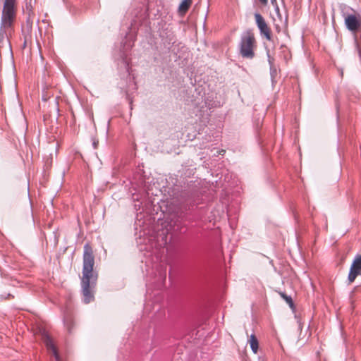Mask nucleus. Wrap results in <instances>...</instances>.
<instances>
[{"instance_id": "f8f14e48", "label": "nucleus", "mask_w": 361, "mask_h": 361, "mask_svg": "<svg viewBox=\"0 0 361 361\" xmlns=\"http://www.w3.org/2000/svg\"><path fill=\"white\" fill-rule=\"evenodd\" d=\"M357 34L355 35V38L357 39L358 37H360V39L361 40V28L359 29L358 30H357ZM357 41V46H359V42L357 39H356Z\"/></svg>"}, {"instance_id": "f3484780", "label": "nucleus", "mask_w": 361, "mask_h": 361, "mask_svg": "<svg viewBox=\"0 0 361 361\" xmlns=\"http://www.w3.org/2000/svg\"><path fill=\"white\" fill-rule=\"evenodd\" d=\"M358 52H359L360 55L361 56V51L360 50L359 48H358Z\"/></svg>"}, {"instance_id": "423d86ee", "label": "nucleus", "mask_w": 361, "mask_h": 361, "mask_svg": "<svg viewBox=\"0 0 361 361\" xmlns=\"http://www.w3.org/2000/svg\"><path fill=\"white\" fill-rule=\"evenodd\" d=\"M345 24L349 30L355 32L360 29L361 20L358 15L349 14L345 16Z\"/></svg>"}, {"instance_id": "6e6552de", "label": "nucleus", "mask_w": 361, "mask_h": 361, "mask_svg": "<svg viewBox=\"0 0 361 361\" xmlns=\"http://www.w3.org/2000/svg\"><path fill=\"white\" fill-rule=\"evenodd\" d=\"M248 343L250 345V348L254 353H257L259 348V342L255 334H252L250 336Z\"/></svg>"}, {"instance_id": "0eeeda50", "label": "nucleus", "mask_w": 361, "mask_h": 361, "mask_svg": "<svg viewBox=\"0 0 361 361\" xmlns=\"http://www.w3.org/2000/svg\"><path fill=\"white\" fill-rule=\"evenodd\" d=\"M44 343L49 352H51L56 361H64L59 355L57 348H56L52 338L47 334L43 335Z\"/></svg>"}, {"instance_id": "39448f33", "label": "nucleus", "mask_w": 361, "mask_h": 361, "mask_svg": "<svg viewBox=\"0 0 361 361\" xmlns=\"http://www.w3.org/2000/svg\"><path fill=\"white\" fill-rule=\"evenodd\" d=\"M255 18L261 35L264 37L267 40L271 41V31L263 16L261 14L256 13L255 14Z\"/></svg>"}, {"instance_id": "7ed1b4c3", "label": "nucleus", "mask_w": 361, "mask_h": 361, "mask_svg": "<svg viewBox=\"0 0 361 361\" xmlns=\"http://www.w3.org/2000/svg\"><path fill=\"white\" fill-rule=\"evenodd\" d=\"M16 0H4L1 29L6 31L12 27L16 18Z\"/></svg>"}, {"instance_id": "1a4fd4ad", "label": "nucleus", "mask_w": 361, "mask_h": 361, "mask_svg": "<svg viewBox=\"0 0 361 361\" xmlns=\"http://www.w3.org/2000/svg\"><path fill=\"white\" fill-rule=\"evenodd\" d=\"M192 3V0H183L178 7L179 13L181 14H185L188 11Z\"/></svg>"}, {"instance_id": "f257e3e1", "label": "nucleus", "mask_w": 361, "mask_h": 361, "mask_svg": "<svg viewBox=\"0 0 361 361\" xmlns=\"http://www.w3.org/2000/svg\"><path fill=\"white\" fill-rule=\"evenodd\" d=\"M81 286L83 302L88 304L90 302V251L88 244L85 245Z\"/></svg>"}, {"instance_id": "4468645a", "label": "nucleus", "mask_w": 361, "mask_h": 361, "mask_svg": "<svg viewBox=\"0 0 361 361\" xmlns=\"http://www.w3.org/2000/svg\"><path fill=\"white\" fill-rule=\"evenodd\" d=\"M2 298H4V299L7 300V299H10V298H13V296L11 295V294H8L7 296H4V295H1Z\"/></svg>"}, {"instance_id": "f03ea898", "label": "nucleus", "mask_w": 361, "mask_h": 361, "mask_svg": "<svg viewBox=\"0 0 361 361\" xmlns=\"http://www.w3.org/2000/svg\"><path fill=\"white\" fill-rule=\"evenodd\" d=\"M239 53L243 58L252 59L255 56V51L257 48V41L254 33L247 30L243 32L239 42Z\"/></svg>"}, {"instance_id": "9b49d317", "label": "nucleus", "mask_w": 361, "mask_h": 361, "mask_svg": "<svg viewBox=\"0 0 361 361\" xmlns=\"http://www.w3.org/2000/svg\"><path fill=\"white\" fill-rule=\"evenodd\" d=\"M281 297L284 299V300L289 305L290 307H293V302L292 298L290 296L287 295L286 293L283 292L279 293Z\"/></svg>"}, {"instance_id": "2eb2a0df", "label": "nucleus", "mask_w": 361, "mask_h": 361, "mask_svg": "<svg viewBox=\"0 0 361 361\" xmlns=\"http://www.w3.org/2000/svg\"><path fill=\"white\" fill-rule=\"evenodd\" d=\"M93 146L94 147H97V145H98V140H96L95 139L93 140Z\"/></svg>"}, {"instance_id": "9d476101", "label": "nucleus", "mask_w": 361, "mask_h": 361, "mask_svg": "<svg viewBox=\"0 0 361 361\" xmlns=\"http://www.w3.org/2000/svg\"><path fill=\"white\" fill-rule=\"evenodd\" d=\"M64 324L68 331V332H71L72 328L73 327V320L71 315H66L64 318Z\"/></svg>"}, {"instance_id": "ddd939ff", "label": "nucleus", "mask_w": 361, "mask_h": 361, "mask_svg": "<svg viewBox=\"0 0 361 361\" xmlns=\"http://www.w3.org/2000/svg\"><path fill=\"white\" fill-rule=\"evenodd\" d=\"M259 1H260V3H261L262 5H264V6H266V5L267 4V3H268V0H259ZM271 1L272 3H274V2H275V1H276V0H271Z\"/></svg>"}, {"instance_id": "20e7f679", "label": "nucleus", "mask_w": 361, "mask_h": 361, "mask_svg": "<svg viewBox=\"0 0 361 361\" xmlns=\"http://www.w3.org/2000/svg\"><path fill=\"white\" fill-rule=\"evenodd\" d=\"M361 275V254L355 256L350 266L348 281V283H353L355 279Z\"/></svg>"}, {"instance_id": "dca6fc26", "label": "nucleus", "mask_w": 361, "mask_h": 361, "mask_svg": "<svg viewBox=\"0 0 361 361\" xmlns=\"http://www.w3.org/2000/svg\"><path fill=\"white\" fill-rule=\"evenodd\" d=\"M91 277H92V280L94 278V274H93V263L92 262V275H91Z\"/></svg>"}]
</instances>
